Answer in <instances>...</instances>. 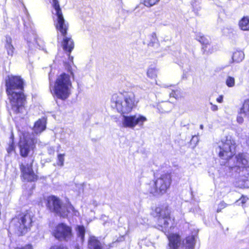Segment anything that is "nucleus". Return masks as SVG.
Listing matches in <instances>:
<instances>
[{
	"label": "nucleus",
	"mask_w": 249,
	"mask_h": 249,
	"mask_svg": "<svg viewBox=\"0 0 249 249\" xmlns=\"http://www.w3.org/2000/svg\"><path fill=\"white\" fill-rule=\"evenodd\" d=\"M111 102L118 112L123 116V124L124 126L134 127L137 124H142L146 121V118L142 116L136 117V115H124L131 112L138 103V101L133 92L114 93L112 96Z\"/></svg>",
	"instance_id": "obj_1"
},
{
	"label": "nucleus",
	"mask_w": 249,
	"mask_h": 249,
	"mask_svg": "<svg viewBox=\"0 0 249 249\" xmlns=\"http://www.w3.org/2000/svg\"><path fill=\"white\" fill-rule=\"evenodd\" d=\"M5 90L10 109L15 114H22L25 111L27 96L24 94V82L20 76L8 75L5 81Z\"/></svg>",
	"instance_id": "obj_2"
},
{
	"label": "nucleus",
	"mask_w": 249,
	"mask_h": 249,
	"mask_svg": "<svg viewBox=\"0 0 249 249\" xmlns=\"http://www.w3.org/2000/svg\"><path fill=\"white\" fill-rule=\"evenodd\" d=\"M66 64L68 73H61L57 76L53 85L52 84L50 86V90L52 95L62 100H65L70 95L72 87L71 78L74 77L71 67L68 63Z\"/></svg>",
	"instance_id": "obj_3"
},
{
	"label": "nucleus",
	"mask_w": 249,
	"mask_h": 249,
	"mask_svg": "<svg viewBox=\"0 0 249 249\" xmlns=\"http://www.w3.org/2000/svg\"><path fill=\"white\" fill-rule=\"evenodd\" d=\"M33 219V215L30 210L20 211L10 220L7 230L14 232L18 236H23L30 230Z\"/></svg>",
	"instance_id": "obj_4"
},
{
	"label": "nucleus",
	"mask_w": 249,
	"mask_h": 249,
	"mask_svg": "<svg viewBox=\"0 0 249 249\" xmlns=\"http://www.w3.org/2000/svg\"><path fill=\"white\" fill-rule=\"evenodd\" d=\"M158 219V229L165 233L169 240L170 249H178L180 245V236L176 234H169L170 231L174 227L173 220L169 216L168 210L166 208L159 213Z\"/></svg>",
	"instance_id": "obj_5"
},
{
	"label": "nucleus",
	"mask_w": 249,
	"mask_h": 249,
	"mask_svg": "<svg viewBox=\"0 0 249 249\" xmlns=\"http://www.w3.org/2000/svg\"><path fill=\"white\" fill-rule=\"evenodd\" d=\"M46 206L51 213H54L60 217L67 218L70 213L77 212L71 203L62 205L60 199L53 195L48 196L46 199Z\"/></svg>",
	"instance_id": "obj_6"
},
{
	"label": "nucleus",
	"mask_w": 249,
	"mask_h": 249,
	"mask_svg": "<svg viewBox=\"0 0 249 249\" xmlns=\"http://www.w3.org/2000/svg\"><path fill=\"white\" fill-rule=\"evenodd\" d=\"M236 142L231 135L225 136L217 143L216 151L221 159L228 161L235 153Z\"/></svg>",
	"instance_id": "obj_7"
},
{
	"label": "nucleus",
	"mask_w": 249,
	"mask_h": 249,
	"mask_svg": "<svg viewBox=\"0 0 249 249\" xmlns=\"http://www.w3.org/2000/svg\"><path fill=\"white\" fill-rule=\"evenodd\" d=\"M34 158H29L19 164L21 180L26 182H35L39 179V176L34 170Z\"/></svg>",
	"instance_id": "obj_8"
},
{
	"label": "nucleus",
	"mask_w": 249,
	"mask_h": 249,
	"mask_svg": "<svg viewBox=\"0 0 249 249\" xmlns=\"http://www.w3.org/2000/svg\"><path fill=\"white\" fill-rule=\"evenodd\" d=\"M36 140L28 132L22 133L18 142L19 155L22 158H26L30 153L33 152L36 147Z\"/></svg>",
	"instance_id": "obj_9"
},
{
	"label": "nucleus",
	"mask_w": 249,
	"mask_h": 249,
	"mask_svg": "<svg viewBox=\"0 0 249 249\" xmlns=\"http://www.w3.org/2000/svg\"><path fill=\"white\" fill-rule=\"evenodd\" d=\"M52 6L55 10L56 16L54 23L55 29L62 36H65L69 29V23L64 18L58 0H53Z\"/></svg>",
	"instance_id": "obj_10"
},
{
	"label": "nucleus",
	"mask_w": 249,
	"mask_h": 249,
	"mask_svg": "<svg viewBox=\"0 0 249 249\" xmlns=\"http://www.w3.org/2000/svg\"><path fill=\"white\" fill-rule=\"evenodd\" d=\"M52 235L58 241H68L73 236L72 228L65 223H58L53 227Z\"/></svg>",
	"instance_id": "obj_11"
},
{
	"label": "nucleus",
	"mask_w": 249,
	"mask_h": 249,
	"mask_svg": "<svg viewBox=\"0 0 249 249\" xmlns=\"http://www.w3.org/2000/svg\"><path fill=\"white\" fill-rule=\"evenodd\" d=\"M171 177L169 174L162 175L157 179V188L158 187L159 193L163 195L166 193L171 183Z\"/></svg>",
	"instance_id": "obj_12"
},
{
	"label": "nucleus",
	"mask_w": 249,
	"mask_h": 249,
	"mask_svg": "<svg viewBox=\"0 0 249 249\" xmlns=\"http://www.w3.org/2000/svg\"><path fill=\"white\" fill-rule=\"evenodd\" d=\"M236 162L233 166L229 165L230 167L232 169L238 168H247L249 167V161L247 158L246 156L243 154H239L235 157Z\"/></svg>",
	"instance_id": "obj_13"
},
{
	"label": "nucleus",
	"mask_w": 249,
	"mask_h": 249,
	"mask_svg": "<svg viewBox=\"0 0 249 249\" xmlns=\"http://www.w3.org/2000/svg\"><path fill=\"white\" fill-rule=\"evenodd\" d=\"M63 37L62 46L63 50L68 53V55L70 56L74 47V42L71 37H67L66 36Z\"/></svg>",
	"instance_id": "obj_14"
},
{
	"label": "nucleus",
	"mask_w": 249,
	"mask_h": 249,
	"mask_svg": "<svg viewBox=\"0 0 249 249\" xmlns=\"http://www.w3.org/2000/svg\"><path fill=\"white\" fill-rule=\"evenodd\" d=\"M46 128V120L45 118L39 119L34 124V131L36 133H41Z\"/></svg>",
	"instance_id": "obj_15"
},
{
	"label": "nucleus",
	"mask_w": 249,
	"mask_h": 249,
	"mask_svg": "<svg viewBox=\"0 0 249 249\" xmlns=\"http://www.w3.org/2000/svg\"><path fill=\"white\" fill-rule=\"evenodd\" d=\"M4 48L6 50L8 55L13 56L15 49L12 44V38L9 35H6L5 36Z\"/></svg>",
	"instance_id": "obj_16"
},
{
	"label": "nucleus",
	"mask_w": 249,
	"mask_h": 249,
	"mask_svg": "<svg viewBox=\"0 0 249 249\" xmlns=\"http://www.w3.org/2000/svg\"><path fill=\"white\" fill-rule=\"evenodd\" d=\"M88 246L90 249H103L100 241L95 237H90L88 241Z\"/></svg>",
	"instance_id": "obj_17"
},
{
	"label": "nucleus",
	"mask_w": 249,
	"mask_h": 249,
	"mask_svg": "<svg viewBox=\"0 0 249 249\" xmlns=\"http://www.w3.org/2000/svg\"><path fill=\"white\" fill-rule=\"evenodd\" d=\"M239 28L244 31H249V16L243 17L239 21Z\"/></svg>",
	"instance_id": "obj_18"
},
{
	"label": "nucleus",
	"mask_w": 249,
	"mask_h": 249,
	"mask_svg": "<svg viewBox=\"0 0 249 249\" xmlns=\"http://www.w3.org/2000/svg\"><path fill=\"white\" fill-rule=\"evenodd\" d=\"M196 236L192 235L188 236L186 238L185 243L184 244L185 249H194L196 245Z\"/></svg>",
	"instance_id": "obj_19"
},
{
	"label": "nucleus",
	"mask_w": 249,
	"mask_h": 249,
	"mask_svg": "<svg viewBox=\"0 0 249 249\" xmlns=\"http://www.w3.org/2000/svg\"><path fill=\"white\" fill-rule=\"evenodd\" d=\"M245 54L242 51L236 50L233 53L232 59L233 62L239 63L244 58Z\"/></svg>",
	"instance_id": "obj_20"
},
{
	"label": "nucleus",
	"mask_w": 249,
	"mask_h": 249,
	"mask_svg": "<svg viewBox=\"0 0 249 249\" xmlns=\"http://www.w3.org/2000/svg\"><path fill=\"white\" fill-rule=\"evenodd\" d=\"M10 142L8 143V146L6 148L7 152L10 154L16 151V145L14 141V137L13 134H12L10 136Z\"/></svg>",
	"instance_id": "obj_21"
},
{
	"label": "nucleus",
	"mask_w": 249,
	"mask_h": 249,
	"mask_svg": "<svg viewBox=\"0 0 249 249\" xmlns=\"http://www.w3.org/2000/svg\"><path fill=\"white\" fill-rule=\"evenodd\" d=\"M196 39L200 43L206 47L209 43V37L205 36L201 33H198L196 35Z\"/></svg>",
	"instance_id": "obj_22"
},
{
	"label": "nucleus",
	"mask_w": 249,
	"mask_h": 249,
	"mask_svg": "<svg viewBox=\"0 0 249 249\" xmlns=\"http://www.w3.org/2000/svg\"><path fill=\"white\" fill-rule=\"evenodd\" d=\"M248 114L249 113V99L245 101L242 108L241 109L240 113Z\"/></svg>",
	"instance_id": "obj_23"
},
{
	"label": "nucleus",
	"mask_w": 249,
	"mask_h": 249,
	"mask_svg": "<svg viewBox=\"0 0 249 249\" xmlns=\"http://www.w3.org/2000/svg\"><path fill=\"white\" fill-rule=\"evenodd\" d=\"M226 84L228 87H233L235 85L234 78L228 76L226 79Z\"/></svg>",
	"instance_id": "obj_24"
},
{
	"label": "nucleus",
	"mask_w": 249,
	"mask_h": 249,
	"mask_svg": "<svg viewBox=\"0 0 249 249\" xmlns=\"http://www.w3.org/2000/svg\"><path fill=\"white\" fill-rule=\"evenodd\" d=\"M77 233L82 239H84L85 234V229L83 225L78 226L77 228Z\"/></svg>",
	"instance_id": "obj_25"
},
{
	"label": "nucleus",
	"mask_w": 249,
	"mask_h": 249,
	"mask_svg": "<svg viewBox=\"0 0 249 249\" xmlns=\"http://www.w3.org/2000/svg\"><path fill=\"white\" fill-rule=\"evenodd\" d=\"M64 154H59L57 155V164L58 166H62L64 165Z\"/></svg>",
	"instance_id": "obj_26"
},
{
	"label": "nucleus",
	"mask_w": 249,
	"mask_h": 249,
	"mask_svg": "<svg viewBox=\"0 0 249 249\" xmlns=\"http://www.w3.org/2000/svg\"><path fill=\"white\" fill-rule=\"evenodd\" d=\"M49 249H69V248L62 244H56L51 246Z\"/></svg>",
	"instance_id": "obj_27"
},
{
	"label": "nucleus",
	"mask_w": 249,
	"mask_h": 249,
	"mask_svg": "<svg viewBox=\"0 0 249 249\" xmlns=\"http://www.w3.org/2000/svg\"><path fill=\"white\" fill-rule=\"evenodd\" d=\"M14 249H34V247L32 244L28 243L24 245L17 246Z\"/></svg>",
	"instance_id": "obj_28"
},
{
	"label": "nucleus",
	"mask_w": 249,
	"mask_h": 249,
	"mask_svg": "<svg viewBox=\"0 0 249 249\" xmlns=\"http://www.w3.org/2000/svg\"><path fill=\"white\" fill-rule=\"evenodd\" d=\"M147 74L150 78H153L156 75V70L154 68H149L147 71Z\"/></svg>",
	"instance_id": "obj_29"
},
{
	"label": "nucleus",
	"mask_w": 249,
	"mask_h": 249,
	"mask_svg": "<svg viewBox=\"0 0 249 249\" xmlns=\"http://www.w3.org/2000/svg\"><path fill=\"white\" fill-rule=\"evenodd\" d=\"M156 3V0H144L143 4L147 7H151Z\"/></svg>",
	"instance_id": "obj_30"
},
{
	"label": "nucleus",
	"mask_w": 249,
	"mask_h": 249,
	"mask_svg": "<svg viewBox=\"0 0 249 249\" xmlns=\"http://www.w3.org/2000/svg\"><path fill=\"white\" fill-rule=\"evenodd\" d=\"M179 91L177 89H172V92L170 93V96L177 99L179 97Z\"/></svg>",
	"instance_id": "obj_31"
},
{
	"label": "nucleus",
	"mask_w": 249,
	"mask_h": 249,
	"mask_svg": "<svg viewBox=\"0 0 249 249\" xmlns=\"http://www.w3.org/2000/svg\"><path fill=\"white\" fill-rule=\"evenodd\" d=\"M227 206V204L224 202H221L218 205V208L217 210V212L219 213L221 211V209L225 208Z\"/></svg>",
	"instance_id": "obj_32"
},
{
	"label": "nucleus",
	"mask_w": 249,
	"mask_h": 249,
	"mask_svg": "<svg viewBox=\"0 0 249 249\" xmlns=\"http://www.w3.org/2000/svg\"><path fill=\"white\" fill-rule=\"evenodd\" d=\"M236 120L237 122L240 124H242L244 122L243 117L241 115H239L237 116Z\"/></svg>",
	"instance_id": "obj_33"
},
{
	"label": "nucleus",
	"mask_w": 249,
	"mask_h": 249,
	"mask_svg": "<svg viewBox=\"0 0 249 249\" xmlns=\"http://www.w3.org/2000/svg\"><path fill=\"white\" fill-rule=\"evenodd\" d=\"M210 105H211V109L213 111H216L218 110V107L215 105H213L212 103L210 102Z\"/></svg>",
	"instance_id": "obj_34"
},
{
	"label": "nucleus",
	"mask_w": 249,
	"mask_h": 249,
	"mask_svg": "<svg viewBox=\"0 0 249 249\" xmlns=\"http://www.w3.org/2000/svg\"><path fill=\"white\" fill-rule=\"evenodd\" d=\"M198 142V137L196 136H194L191 140L192 142H195L196 145Z\"/></svg>",
	"instance_id": "obj_35"
},
{
	"label": "nucleus",
	"mask_w": 249,
	"mask_h": 249,
	"mask_svg": "<svg viewBox=\"0 0 249 249\" xmlns=\"http://www.w3.org/2000/svg\"><path fill=\"white\" fill-rule=\"evenodd\" d=\"M248 199V198L247 197H242L239 200H238L237 202H238L241 201V202L242 204H244V203H245L246 202V201H247Z\"/></svg>",
	"instance_id": "obj_36"
},
{
	"label": "nucleus",
	"mask_w": 249,
	"mask_h": 249,
	"mask_svg": "<svg viewBox=\"0 0 249 249\" xmlns=\"http://www.w3.org/2000/svg\"><path fill=\"white\" fill-rule=\"evenodd\" d=\"M223 96H219L217 99H216V101L217 102H218V103H222L223 102Z\"/></svg>",
	"instance_id": "obj_37"
},
{
	"label": "nucleus",
	"mask_w": 249,
	"mask_h": 249,
	"mask_svg": "<svg viewBox=\"0 0 249 249\" xmlns=\"http://www.w3.org/2000/svg\"><path fill=\"white\" fill-rule=\"evenodd\" d=\"M192 5L193 7H195L196 6L194 2H192Z\"/></svg>",
	"instance_id": "obj_38"
},
{
	"label": "nucleus",
	"mask_w": 249,
	"mask_h": 249,
	"mask_svg": "<svg viewBox=\"0 0 249 249\" xmlns=\"http://www.w3.org/2000/svg\"><path fill=\"white\" fill-rule=\"evenodd\" d=\"M200 128L201 129H203V125L202 124H201L200 125Z\"/></svg>",
	"instance_id": "obj_39"
},
{
	"label": "nucleus",
	"mask_w": 249,
	"mask_h": 249,
	"mask_svg": "<svg viewBox=\"0 0 249 249\" xmlns=\"http://www.w3.org/2000/svg\"><path fill=\"white\" fill-rule=\"evenodd\" d=\"M76 249H80L79 248H76Z\"/></svg>",
	"instance_id": "obj_40"
}]
</instances>
